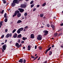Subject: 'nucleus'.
Wrapping results in <instances>:
<instances>
[{
  "instance_id": "c756f323",
  "label": "nucleus",
  "mask_w": 63,
  "mask_h": 63,
  "mask_svg": "<svg viewBox=\"0 0 63 63\" xmlns=\"http://www.w3.org/2000/svg\"><path fill=\"white\" fill-rule=\"evenodd\" d=\"M58 35V33H56L54 34V36L55 37H56Z\"/></svg>"
},
{
  "instance_id": "49530a36",
  "label": "nucleus",
  "mask_w": 63,
  "mask_h": 63,
  "mask_svg": "<svg viewBox=\"0 0 63 63\" xmlns=\"http://www.w3.org/2000/svg\"><path fill=\"white\" fill-rule=\"evenodd\" d=\"M24 43V41H22L21 42V43L22 44H23Z\"/></svg>"
},
{
  "instance_id": "5701e85b",
  "label": "nucleus",
  "mask_w": 63,
  "mask_h": 63,
  "mask_svg": "<svg viewBox=\"0 0 63 63\" xmlns=\"http://www.w3.org/2000/svg\"><path fill=\"white\" fill-rule=\"evenodd\" d=\"M52 52L51 51H50L49 52V55L50 56V55L52 54Z\"/></svg>"
},
{
  "instance_id": "79ce46f5",
  "label": "nucleus",
  "mask_w": 63,
  "mask_h": 63,
  "mask_svg": "<svg viewBox=\"0 0 63 63\" xmlns=\"http://www.w3.org/2000/svg\"><path fill=\"white\" fill-rule=\"evenodd\" d=\"M33 3V1H31L30 2V4H32Z\"/></svg>"
},
{
  "instance_id": "37998d69",
  "label": "nucleus",
  "mask_w": 63,
  "mask_h": 63,
  "mask_svg": "<svg viewBox=\"0 0 63 63\" xmlns=\"http://www.w3.org/2000/svg\"><path fill=\"white\" fill-rule=\"evenodd\" d=\"M36 10V8H34L33 9V11L34 12V11H35Z\"/></svg>"
},
{
  "instance_id": "7ed1b4c3",
  "label": "nucleus",
  "mask_w": 63,
  "mask_h": 63,
  "mask_svg": "<svg viewBox=\"0 0 63 63\" xmlns=\"http://www.w3.org/2000/svg\"><path fill=\"white\" fill-rule=\"evenodd\" d=\"M7 16V13H5L4 15V18H6L4 19V21L5 22H7V21H8V19H7V17H8V16Z\"/></svg>"
},
{
  "instance_id": "2f4dec72",
  "label": "nucleus",
  "mask_w": 63,
  "mask_h": 63,
  "mask_svg": "<svg viewBox=\"0 0 63 63\" xmlns=\"http://www.w3.org/2000/svg\"><path fill=\"white\" fill-rule=\"evenodd\" d=\"M16 29H14L13 31L12 32V33H14V32H16Z\"/></svg>"
},
{
  "instance_id": "f8f14e48",
  "label": "nucleus",
  "mask_w": 63,
  "mask_h": 63,
  "mask_svg": "<svg viewBox=\"0 0 63 63\" xmlns=\"http://www.w3.org/2000/svg\"><path fill=\"white\" fill-rule=\"evenodd\" d=\"M16 5V3H15L14 2H13L12 3H11V6L12 7H15Z\"/></svg>"
},
{
  "instance_id": "a878e982",
  "label": "nucleus",
  "mask_w": 63,
  "mask_h": 63,
  "mask_svg": "<svg viewBox=\"0 0 63 63\" xmlns=\"http://www.w3.org/2000/svg\"><path fill=\"white\" fill-rule=\"evenodd\" d=\"M26 60H25V59H24L23 60V63H26Z\"/></svg>"
},
{
  "instance_id": "9b49d317",
  "label": "nucleus",
  "mask_w": 63,
  "mask_h": 63,
  "mask_svg": "<svg viewBox=\"0 0 63 63\" xmlns=\"http://www.w3.org/2000/svg\"><path fill=\"white\" fill-rule=\"evenodd\" d=\"M6 47H7V45H3L2 46V48L4 50H6Z\"/></svg>"
},
{
  "instance_id": "ea45409f",
  "label": "nucleus",
  "mask_w": 63,
  "mask_h": 63,
  "mask_svg": "<svg viewBox=\"0 0 63 63\" xmlns=\"http://www.w3.org/2000/svg\"><path fill=\"white\" fill-rule=\"evenodd\" d=\"M20 39H19L18 40L17 42H18V43H20Z\"/></svg>"
},
{
  "instance_id": "338daca9",
  "label": "nucleus",
  "mask_w": 63,
  "mask_h": 63,
  "mask_svg": "<svg viewBox=\"0 0 63 63\" xmlns=\"http://www.w3.org/2000/svg\"><path fill=\"white\" fill-rule=\"evenodd\" d=\"M52 40H53V39H54V38H53V37H52Z\"/></svg>"
},
{
  "instance_id": "f03ea898",
  "label": "nucleus",
  "mask_w": 63,
  "mask_h": 63,
  "mask_svg": "<svg viewBox=\"0 0 63 63\" xmlns=\"http://www.w3.org/2000/svg\"><path fill=\"white\" fill-rule=\"evenodd\" d=\"M19 11L18 10H17L15 12V13L13 15V17H14V16H16L17 15V14H19Z\"/></svg>"
},
{
  "instance_id": "f704fd0d",
  "label": "nucleus",
  "mask_w": 63,
  "mask_h": 63,
  "mask_svg": "<svg viewBox=\"0 0 63 63\" xmlns=\"http://www.w3.org/2000/svg\"><path fill=\"white\" fill-rule=\"evenodd\" d=\"M47 27H49V26H50V25H49V24H48L47 25Z\"/></svg>"
},
{
  "instance_id": "ddd939ff",
  "label": "nucleus",
  "mask_w": 63,
  "mask_h": 63,
  "mask_svg": "<svg viewBox=\"0 0 63 63\" xmlns=\"http://www.w3.org/2000/svg\"><path fill=\"white\" fill-rule=\"evenodd\" d=\"M34 34H31V39H34Z\"/></svg>"
},
{
  "instance_id": "69168bd1",
  "label": "nucleus",
  "mask_w": 63,
  "mask_h": 63,
  "mask_svg": "<svg viewBox=\"0 0 63 63\" xmlns=\"http://www.w3.org/2000/svg\"><path fill=\"white\" fill-rule=\"evenodd\" d=\"M2 1H5L6 0H2Z\"/></svg>"
},
{
  "instance_id": "0eeeda50",
  "label": "nucleus",
  "mask_w": 63,
  "mask_h": 63,
  "mask_svg": "<svg viewBox=\"0 0 63 63\" xmlns=\"http://www.w3.org/2000/svg\"><path fill=\"white\" fill-rule=\"evenodd\" d=\"M43 33H45L44 35V36H46L47 35V34H48V31L47 30H45L44 31H43Z\"/></svg>"
},
{
  "instance_id": "5fc2aeb1",
  "label": "nucleus",
  "mask_w": 63,
  "mask_h": 63,
  "mask_svg": "<svg viewBox=\"0 0 63 63\" xmlns=\"http://www.w3.org/2000/svg\"><path fill=\"white\" fill-rule=\"evenodd\" d=\"M47 61H46L44 62V63H47Z\"/></svg>"
},
{
  "instance_id": "09e8293b",
  "label": "nucleus",
  "mask_w": 63,
  "mask_h": 63,
  "mask_svg": "<svg viewBox=\"0 0 63 63\" xmlns=\"http://www.w3.org/2000/svg\"><path fill=\"white\" fill-rule=\"evenodd\" d=\"M37 8H38V7H40V5H37Z\"/></svg>"
},
{
  "instance_id": "0e129e2a",
  "label": "nucleus",
  "mask_w": 63,
  "mask_h": 63,
  "mask_svg": "<svg viewBox=\"0 0 63 63\" xmlns=\"http://www.w3.org/2000/svg\"><path fill=\"white\" fill-rule=\"evenodd\" d=\"M53 18H54V19H55L56 18V17H53Z\"/></svg>"
},
{
  "instance_id": "4be33fe9",
  "label": "nucleus",
  "mask_w": 63,
  "mask_h": 63,
  "mask_svg": "<svg viewBox=\"0 0 63 63\" xmlns=\"http://www.w3.org/2000/svg\"><path fill=\"white\" fill-rule=\"evenodd\" d=\"M44 15L43 14H41L40 15V16L41 17H43L44 16Z\"/></svg>"
},
{
  "instance_id": "bb28decb",
  "label": "nucleus",
  "mask_w": 63,
  "mask_h": 63,
  "mask_svg": "<svg viewBox=\"0 0 63 63\" xmlns=\"http://www.w3.org/2000/svg\"><path fill=\"white\" fill-rule=\"evenodd\" d=\"M22 45H21V44H20L19 45H18V46H17V48H19V47H21Z\"/></svg>"
},
{
  "instance_id": "e433bc0d",
  "label": "nucleus",
  "mask_w": 63,
  "mask_h": 63,
  "mask_svg": "<svg viewBox=\"0 0 63 63\" xmlns=\"http://www.w3.org/2000/svg\"><path fill=\"white\" fill-rule=\"evenodd\" d=\"M34 6V4H32L31 5V7L32 8V7H33Z\"/></svg>"
},
{
  "instance_id": "13d9d810",
  "label": "nucleus",
  "mask_w": 63,
  "mask_h": 63,
  "mask_svg": "<svg viewBox=\"0 0 63 63\" xmlns=\"http://www.w3.org/2000/svg\"><path fill=\"white\" fill-rule=\"evenodd\" d=\"M40 57L37 60H40Z\"/></svg>"
},
{
  "instance_id": "a211bd4d",
  "label": "nucleus",
  "mask_w": 63,
  "mask_h": 63,
  "mask_svg": "<svg viewBox=\"0 0 63 63\" xmlns=\"http://www.w3.org/2000/svg\"><path fill=\"white\" fill-rule=\"evenodd\" d=\"M17 16L18 17H19L21 16V14L20 13H18L17 14Z\"/></svg>"
},
{
  "instance_id": "aec40b11",
  "label": "nucleus",
  "mask_w": 63,
  "mask_h": 63,
  "mask_svg": "<svg viewBox=\"0 0 63 63\" xmlns=\"http://www.w3.org/2000/svg\"><path fill=\"white\" fill-rule=\"evenodd\" d=\"M21 22H22V21L21 20H19L18 21L17 23H21Z\"/></svg>"
},
{
  "instance_id": "1a4fd4ad",
  "label": "nucleus",
  "mask_w": 63,
  "mask_h": 63,
  "mask_svg": "<svg viewBox=\"0 0 63 63\" xmlns=\"http://www.w3.org/2000/svg\"><path fill=\"white\" fill-rule=\"evenodd\" d=\"M51 47H50L47 49V50H46V52L45 53V54H47V52H48V51H49V50H50V49H51Z\"/></svg>"
},
{
  "instance_id": "e2e57ef3",
  "label": "nucleus",
  "mask_w": 63,
  "mask_h": 63,
  "mask_svg": "<svg viewBox=\"0 0 63 63\" xmlns=\"http://www.w3.org/2000/svg\"><path fill=\"white\" fill-rule=\"evenodd\" d=\"M43 18H44V19H45V18H46V17L44 16L43 17Z\"/></svg>"
},
{
  "instance_id": "7c9ffc66",
  "label": "nucleus",
  "mask_w": 63,
  "mask_h": 63,
  "mask_svg": "<svg viewBox=\"0 0 63 63\" xmlns=\"http://www.w3.org/2000/svg\"><path fill=\"white\" fill-rule=\"evenodd\" d=\"M0 24L1 26L3 25V22L2 21L0 22Z\"/></svg>"
},
{
  "instance_id": "a18cd8bd",
  "label": "nucleus",
  "mask_w": 63,
  "mask_h": 63,
  "mask_svg": "<svg viewBox=\"0 0 63 63\" xmlns=\"http://www.w3.org/2000/svg\"><path fill=\"white\" fill-rule=\"evenodd\" d=\"M5 32L6 33V32H8V29H6L5 30Z\"/></svg>"
},
{
  "instance_id": "39448f33",
  "label": "nucleus",
  "mask_w": 63,
  "mask_h": 63,
  "mask_svg": "<svg viewBox=\"0 0 63 63\" xmlns=\"http://www.w3.org/2000/svg\"><path fill=\"white\" fill-rule=\"evenodd\" d=\"M12 35L11 33L10 34V33H7L5 37L6 38H9V37H11Z\"/></svg>"
},
{
  "instance_id": "8fccbe9b",
  "label": "nucleus",
  "mask_w": 63,
  "mask_h": 63,
  "mask_svg": "<svg viewBox=\"0 0 63 63\" xmlns=\"http://www.w3.org/2000/svg\"><path fill=\"white\" fill-rule=\"evenodd\" d=\"M27 28H28V26H27L24 28L26 29Z\"/></svg>"
},
{
  "instance_id": "680f3d73",
  "label": "nucleus",
  "mask_w": 63,
  "mask_h": 63,
  "mask_svg": "<svg viewBox=\"0 0 63 63\" xmlns=\"http://www.w3.org/2000/svg\"><path fill=\"white\" fill-rule=\"evenodd\" d=\"M26 30V29H25L23 30V31H25Z\"/></svg>"
},
{
  "instance_id": "864d4df0",
  "label": "nucleus",
  "mask_w": 63,
  "mask_h": 63,
  "mask_svg": "<svg viewBox=\"0 0 63 63\" xmlns=\"http://www.w3.org/2000/svg\"><path fill=\"white\" fill-rule=\"evenodd\" d=\"M2 52H4V50H3V49H2Z\"/></svg>"
},
{
  "instance_id": "4c0bfd02",
  "label": "nucleus",
  "mask_w": 63,
  "mask_h": 63,
  "mask_svg": "<svg viewBox=\"0 0 63 63\" xmlns=\"http://www.w3.org/2000/svg\"><path fill=\"white\" fill-rule=\"evenodd\" d=\"M22 40H24V41H25V38L24 37H23L22 38Z\"/></svg>"
},
{
  "instance_id": "473e14b6",
  "label": "nucleus",
  "mask_w": 63,
  "mask_h": 63,
  "mask_svg": "<svg viewBox=\"0 0 63 63\" xmlns=\"http://www.w3.org/2000/svg\"><path fill=\"white\" fill-rule=\"evenodd\" d=\"M60 31H62V29L60 28L59 30L58 31V32H59Z\"/></svg>"
},
{
  "instance_id": "c03bdc74",
  "label": "nucleus",
  "mask_w": 63,
  "mask_h": 63,
  "mask_svg": "<svg viewBox=\"0 0 63 63\" xmlns=\"http://www.w3.org/2000/svg\"><path fill=\"white\" fill-rule=\"evenodd\" d=\"M37 46L36 45L35 46V49H37Z\"/></svg>"
},
{
  "instance_id": "dca6fc26",
  "label": "nucleus",
  "mask_w": 63,
  "mask_h": 63,
  "mask_svg": "<svg viewBox=\"0 0 63 63\" xmlns=\"http://www.w3.org/2000/svg\"><path fill=\"white\" fill-rule=\"evenodd\" d=\"M61 33H59V35H58V36L59 37V36H61V35H63V32L62 31H61Z\"/></svg>"
},
{
  "instance_id": "c9c22d12",
  "label": "nucleus",
  "mask_w": 63,
  "mask_h": 63,
  "mask_svg": "<svg viewBox=\"0 0 63 63\" xmlns=\"http://www.w3.org/2000/svg\"><path fill=\"white\" fill-rule=\"evenodd\" d=\"M4 35H3L1 37V39H3V38H4Z\"/></svg>"
},
{
  "instance_id": "3c124183",
  "label": "nucleus",
  "mask_w": 63,
  "mask_h": 63,
  "mask_svg": "<svg viewBox=\"0 0 63 63\" xmlns=\"http://www.w3.org/2000/svg\"><path fill=\"white\" fill-rule=\"evenodd\" d=\"M23 49H25V47H23Z\"/></svg>"
},
{
  "instance_id": "20e7f679",
  "label": "nucleus",
  "mask_w": 63,
  "mask_h": 63,
  "mask_svg": "<svg viewBox=\"0 0 63 63\" xmlns=\"http://www.w3.org/2000/svg\"><path fill=\"white\" fill-rule=\"evenodd\" d=\"M23 28H21L18 29V30L17 31V33L18 34H19L20 33V31H23Z\"/></svg>"
},
{
  "instance_id": "72a5a7b5",
  "label": "nucleus",
  "mask_w": 63,
  "mask_h": 63,
  "mask_svg": "<svg viewBox=\"0 0 63 63\" xmlns=\"http://www.w3.org/2000/svg\"><path fill=\"white\" fill-rule=\"evenodd\" d=\"M27 15V13H25L24 14L25 16H26Z\"/></svg>"
},
{
  "instance_id": "412c9836",
  "label": "nucleus",
  "mask_w": 63,
  "mask_h": 63,
  "mask_svg": "<svg viewBox=\"0 0 63 63\" xmlns=\"http://www.w3.org/2000/svg\"><path fill=\"white\" fill-rule=\"evenodd\" d=\"M28 50H30V49L31 48V47L29 45L28 46Z\"/></svg>"
},
{
  "instance_id": "bf43d9fd",
  "label": "nucleus",
  "mask_w": 63,
  "mask_h": 63,
  "mask_svg": "<svg viewBox=\"0 0 63 63\" xmlns=\"http://www.w3.org/2000/svg\"><path fill=\"white\" fill-rule=\"evenodd\" d=\"M1 45H4V43H2Z\"/></svg>"
},
{
  "instance_id": "f257e3e1",
  "label": "nucleus",
  "mask_w": 63,
  "mask_h": 63,
  "mask_svg": "<svg viewBox=\"0 0 63 63\" xmlns=\"http://www.w3.org/2000/svg\"><path fill=\"white\" fill-rule=\"evenodd\" d=\"M42 39V36L41 35H38L37 38V39L38 41H41Z\"/></svg>"
},
{
  "instance_id": "cd10ccee",
  "label": "nucleus",
  "mask_w": 63,
  "mask_h": 63,
  "mask_svg": "<svg viewBox=\"0 0 63 63\" xmlns=\"http://www.w3.org/2000/svg\"><path fill=\"white\" fill-rule=\"evenodd\" d=\"M46 3L45 2L42 5V6H43V7H44V6H46Z\"/></svg>"
},
{
  "instance_id": "603ef678",
  "label": "nucleus",
  "mask_w": 63,
  "mask_h": 63,
  "mask_svg": "<svg viewBox=\"0 0 63 63\" xmlns=\"http://www.w3.org/2000/svg\"><path fill=\"white\" fill-rule=\"evenodd\" d=\"M61 47L62 48H63V46H62V45H61Z\"/></svg>"
},
{
  "instance_id": "6e6d98bb",
  "label": "nucleus",
  "mask_w": 63,
  "mask_h": 63,
  "mask_svg": "<svg viewBox=\"0 0 63 63\" xmlns=\"http://www.w3.org/2000/svg\"><path fill=\"white\" fill-rule=\"evenodd\" d=\"M63 23H62L61 25V26H63Z\"/></svg>"
},
{
  "instance_id": "393cba45",
  "label": "nucleus",
  "mask_w": 63,
  "mask_h": 63,
  "mask_svg": "<svg viewBox=\"0 0 63 63\" xmlns=\"http://www.w3.org/2000/svg\"><path fill=\"white\" fill-rule=\"evenodd\" d=\"M15 45L16 47H18V46L19 45V44L17 43H16Z\"/></svg>"
},
{
  "instance_id": "052dcab7",
  "label": "nucleus",
  "mask_w": 63,
  "mask_h": 63,
  "mask_svg": "<svg viewBox=\"0 0 63 63\" xmlns=\"http://www.w3.org/2000/svg\"><path fill=\"white\" fill-rule=\"evenodd\" d=\"M7 41V40H5V43H6Z\"/></svg>"
},
{
  "instance_id": "6ab92c4d",
  "label": "nucleus",
  "mask_w": 63,
  "mask_h": 63,
  "mask_svg": "<svg viewBox=\"0 0 63 63\" xmlns=\"http://www.w3.org/2000/svg\"><path fill=\"white\" fill-rule=\"evenodd\" d=\"M51 26L52 28L53 29V30H54V29H55L54 28V25H53L52 24L51 25Z\"/></svg>"
},
{
  "instance_id": "4468645a",
  "label": "nucleus",
  "mask_w": 63,
  "mask_h": 63,
  "mask_svg": "<svg viewBox=\"0 0 63 63\" xmlns=\"http://www.w3.org/2000/svg\"><path fill=\"white\" fill-rule=\"evenodd\" d=\"M13 37L14 38H16L17 37V34L15 33L13 35Z\"/></svg>"
},
{
  "instance_id": "de8ad7c7",
  "label": "nucleus",
  "mask_w": 63,
  "mask_h": 63,
  "mask_svg": "<svg viewBox=\"0 0 63 63\" xmlns=\"http://www.w3.org/2000/svg\"><path fill=\"white\" fill-rule=\"evenodd\" d=\"M3 3L4 4H5V3H6V1H3Z\"/></svg>"
},
{
  "instance_id": "2eb2a0df",
  "label": "nucleus",
  "mask_w": 63,
  "mask_h": 63,
  "mask_svg": "<svg viewBox=\"0 0 63 63\" xmlns=\"http://www.w3.org/2000/svg\"><path fill=\"white\" fill-rule=\"evenodd\" d=\"M23 59H21L19 60L18 62H20V63H23Z\"/></svg>"
},
{
  "instance_id": "f3484780",
  "label": "nucleus",
  "mask_w": 63,
  "mask_h": 63,
  "mask_svg": "<svg viewBox=\"0 0 63 63\" xmlns=\"http://www.w3.org/2000/svg\"><path fill=\"white\" fill-rule=\"evenodd\" d=\"M22 37V35H21V34H20L18 35L17 36V38H20Z\"/></svg>"
},
{
  "instance_id": "423d86ee",
  "label": "nucleus",
  "mask_w": 63,
  "mask_h": 63,
  "mask_svg": "<svg viewBox=\"0 0 63 63\" xmlns=\"http://www.w3.org/2000/svg\"><path fill=\"white\" fill-rule=\"evenodd\" d=\"M26 6H27V5H26L23 4L21 5L20 7L21 8H26Z\"/></svg>"
},
{
  "instance_id": "a19ab883",
  "label": "nucleus",
  "mask_w": 63,
  "mask_h": 63,
  "mask_svg": "<svg viewBox=\"0 0 63 63\" xmlns=\"http://www.w3.org/2000/svg\"><path fill=\"white\" fill-rule=\"evenodd\" d=\"M4 10H3L1 12V14H3V13H4Z\"/></svg>"
},
{
  "instance_id": "9d476101",
  "label": "nucleus",
  "mask_w": 63,
  "mask_h": 63,
  "mask_svg": "<svg viewBox=\"0 0 63 63\" xmlns=\"http://www.w3.org/2000/svg\"><path fill=\"white\" fill-rule=\"evenodd\" d=\"M18 10H19V11L20 13H22L24 11V9L22 8H19L18 9Z\"/></svg>"
},
{
  "instance_id": "774afa93",
  "label": "nucleus",
  "mask_w": 63,
  "mask_h": 63,
  "mask_svg": "<svg viewBox=\"0 0 63 63\" xmlns=\"http://www.w3.org/2000/svg\"><path fill=\"white\" fill-rule=\"evenodd\" d=\"M41 28H44V26H41Z\"/></svg>"
},
{
  "instance_id": "6e6552de",
  "label": "nucleus",
  "mask_w": 63,
  "mask_h": 63,
  "mask_svg": "<svg viewBox=\"0 0 63 63\" xmlns=\"http://www.w3.org/2000/svg\"><path fill=\"white\" fill-rule=\"evenodd\" d=\"M13 2L14 3H16V4H18L19 3V0H14L13 1Z\"/></svg>"
},
{
  "instance_id": "4d7b16f0",
  "label": "nucleus",
  "mask_w": 63,
  "mask_h": 63,
  "mask_svg": "<svg viewBox=\"0 0 63 63\" xmlns=\"http://www.w3.org/2000/svg\"><path fill=\"white\" fill-rule=\"evenodd\" d=\"M54 47V45H53L52 46V47Z\"/></svg>"
},
{
  "instance_id": "58836bf2",
  "label": "nucleus",
  "mask_w": 63,
  "mask_h": 63,
  "mask_svg": "<svg viewBox=\"0 0 63 63\" xmlns=\"http://www.w3.org/2000/svg\"><path fill=\"white\" fill-rule=\"evenodd\" d=\"M31 57L32 58H33L34 59L35 58V57H34V56H33L32 55L31 56Z\"/></svg>"
},
{
  "instance_id": "b1692460",
  "label": "nucleus",
  "mask_w": 63,
  "mask_h": 63,
  "mask_svg": "<svg viewBox=\"0 0 63 63\" xmlns=\"http://www.w3.org/2000/svg\"><path fill=\"white\" fill-rule=\"evenodd\" d=\"M38 57H39V56H36V57L34 58V59H33V61H34V60H36V59H37V58H38Z\"/></svg>"
},
{
  "instance_id": "c85d7f7f",
  "label": "nucleus",
  "mask_w": 63,
  "mask_h": 63,
  "mask_svg": "<svg viewBox=\"0 0 63 63\" xmlns=\"http://www.w3.org/2000/svg\"><path fill=\"white\" fill-rule=\"evenodd\" d=\"M38 48H39V50H41V49L42 48V47H38Z\"/></svg>"
}]
</instances>
